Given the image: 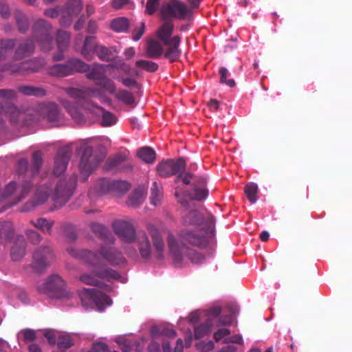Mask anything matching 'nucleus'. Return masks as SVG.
Instances as JSON below:
<instances>
[{"mask_svg": "<svg viewBox=\"0 0 352 352\" xmlns=\"http://www.w3.org/2000/svg\"><path fill=\"white\" fill-rule=\"evenodd\" d=\"M44 117L52 123L60 120L62 114L58 107L54 103L45 104L42 109Z\"/></svg>", "mask_w": 352, "mask_h": 352, "instance_id": "bb28decb", "label": "nucleus"}, {"mask_svg": "<svg viewBox=\"0 0 352 352\" xmlns=\"http://www.w3.org/2000/svg\"><path fill=\"white\" fill-rule=\"evenodd\" d=\"M129 21L127 18L121 16L113 19L111 21V28L116 32H127L129 28Z\"/></svg>", "mask_w": 352, "mask_h": 352, "instance_id": "f704fd0d", "label": "nucleus"}, {"mask_svg": "<svg viewBox=\"0 0 352 352\" xmlns=\"http://www.w3.org/2000/svg\"><path fill=\"white\" fill-rule=\"evenodd\" d=\"M219 82L222 84H226L230 87H234L236 85L234 79H228L230 76V73L228 69L225 67H221L219 69Z\"/></svg>", "mask_w": 352, "mask_h": 352, "instance_id": "603ef678", "label": "nucleus"}, {"mask_svg": "<svg viewBox=\"0 0 352 352\" xmlns=\"http://www.w3.org/2000/svg\"><path fill=\"white\" fill-rule=\"evenodd\" d=\"M99 45L96 42L95 36H86L80 52L82 56L87 60H93L96 54Z\"/></svg>", "mask_w": 352, "mask_h": 352, "instance_id": "5701e85b", "label": "nucleus"}, {"mask_svg": "<svg viewBox=\"0 0 352 352\" xmlns=\"http://www.w3.org/2000/svg\"><path fill=\"white\" fill-rule=\"evenodd\" d=\"M67 252L73 257L82 259L93 266H98L100 263V257L95 252L88 250H78L73 247H69L67 249Z\"/></svg>", "mask_w": 352, "mask_h": 352, "instance_id": "aec40b11", "label": "nucleus"}, {"mask_svg": "<svg viewBox=\"0 0 352 352\" xmlns=\"http://www.w3.org/2000/svg\"><path fill=\"white\" fill-rule=\"evenodd\" d=\"M76 182V174L68 179H58L54 177L42 178L34 197V206L44 204L52 196L55 207H62L73 195Z\"/></svg>", "mask_w": 352, "mask_h": 352, "instance_id": "f03ea898", "label": "nucleus"}, {"mask_svg": "<svg viewBox=\"0 0 352 352\" xmlns=\"http://www.w3.org/2000/svg\"><path fill=\"white\" fill-rule=\"evenodd\" d=\"M115 233L124 241L132 242L135 239V230L131 221L116 220L112 223Z\"/></svg>", "mask_w": 352, "mask_h": 352, "instance_id": "dca6fc26", "label": "nucleus"}, {"mask_svg": "<svg viewBox=\"0 0 352 352\" xmlns=\"http://www.w3.org/2000/svg\"><path fill=\"white\" fill-rule=\"evenodd\" d=\"M175 182H177L179 180H182L183 183L186 185H191L192 186V174L190 173L183 172L178 173Z\"/></svg>", "mask_w": 352, "mask_h": 352, "instance_id": "e2e57ef3", "label": "nucleus"}, {"mask_svg": "<svg viewBox=\"0 0 352 352\" xmlns=\"http://www.w3.org/2000/svg\"><path fill=\"white\" fill-rule=\"evenodd\" d=\"M72 340L69 335L60 336L57 341V346L60 349H67L73 346Z\"/></svg>", "mask_w": 352, "mask_h": 352, "instance_id": "13d9d810", "label": "nucleus"}, {"mask_svg": "<svg viewBox=\"0 0 352 352\" xmlns=\"http://www.w3.org/2000/svg\"><path fill=\"white\" fill-rule=\"evenodd\" d=\"M160 15L163 20L170 19H185L188 14L187 6L180 1L166 3L160 8Z\"/></svg>", "mask_w": 352, "mask_h": 352, "instance_id": "9b49d317", "label": "nucleus"}, {"mask_svg": "<svg viewBox=\"0 0 352 352\" xmlns=\"http://www.w3.org/2000/svg\"><path fill=\"white\" fill-rule=\"evenodd\" d=\"M26 235L30 243L34 245H37L41 241L42 237L41 234L34 230H28L26 232Z\"/></svg>", "mask_w": 352, "mask_h": 352, "instance_id": "052dcab7", "label": "nucleus"}, {"mask_svg": "<svg viewBox=\"0 0 352 352\" xmlns=\"http://www.w3.org/2000/svg\"><path fill=\"white\" fill-rule=\"evenodd\" d=\"M21 186L20 188H16V184L15 182H10L5 188L2 197L6 198L10 196L14 195V198L13 200L14 204H17L19 201H17L19 196L21 194Z\"/></svg>", "mask_w": 352, "mask_h": 352, "instance_id": "ea45409f", "label": "nucleus"}, {"mask_svg": "<svg viewBox=\"0 0 352 352\" xmlns=\"http://www.w3.org/2000/svg\"><path fill=\"white\" fill-rule=\"evenodd\" d=\"M185 169L186 161L182 157H179L176 160L173 159L163 160L156 166L158 175L165 178L184 172Z\"/></svg>", "mask_w": 352, "mask_h": 352, "instance_id": "f8f14e48", "label": "nucleus"}, {"mask_svg": "<svg viewBox=\"0 0 352 352\" xmlns=\"http://www.w3.org/2000/svg\"><path fill=\"white\" fill-rule=\"evenodd\" d=\"M35 50L34 41L30 38L21 40L14 51L13 58L16 62H19L25 58L30 56Z\"/></svg>", "mask_w": 352, "mask_h": 352, "instance_id": "6ab92c4d", "label": "nucleus"}, {"mask_svg": "<svg viewBox=\"0 0 352 352\" xmlns=\"http://www.w3.org/2000/svg\"><path fill=\"white\" fill-rule=\"evenodd\" d=\"M124 161V157L121 155H117L113 157L109 158L104 164V168L107 170H111L120 166Z\"/></svg>", "mask_w": 352, "mask_h": 352, "instance_id": "6e6d98bb", "label": "nucleus"}, {"mask_svg": "<svg viewBox=\"0 0 352 352\" xmlns=\"http://www.w3.org/2000/svg\"><path fill=\"white\" fill-rule=\"evenodd\" d=\"M136 240L141 257L144 259L150 258L151 246L147 234L144 232H138Z\"/></svg>", "mask_w": 352, "mask_h": 352, "instance_id": "a878e982", "label": "nucleus"}, {"mask_svg": "<svg viewBox=\"0 0 352 352\" xmlns=\"http://www.w3.org/2000/svg\"><path fill=\"white\" fill-rule=\"evenodd\" d=\"M32 36L42 50L50 51L53 47V32L51 24L45 19L36 20L32 25Z\"/></svg>", "mask_w": 352, "mask_h": 352, "instance_id": "39448f33", "label": "nucleus"}, {"mask_svg": "<svg viewBox=\"0 0 352 352\" xmlns=\"http://www.w3.org/2000/svg\"><path fill=\"white\" fill-rule=\"evenodd\" d=\"M26 241L23 236H18L10 250V256L14 261H19L26 254Z\"/></svg>", "mask_w": 352, "mask_h": 352, "instance_id": "b1692460", "label": "nucleus"}, {"mask_svg": "<svg viewBox=\"0 0 352 352\" xmlns=\"http://www.w3.org/2000/svg\"><path fill=\"white\" fill-rule=\"evenodd\" d=\"M182 38L180 36H175L171 38L168 44H164L168 47L164 56L170 63L177 61L182 55V51L179 49Z\"/></svg>", "mask_w": 352, "mask_h": 352, "instance_id": "4be33fe9", "label": "nucleus"}, {"mask_svg": "<svg viewBox=\"0 0 352 352\" xmlns=\"http://www.w3.org/2000/svg\"><path fill=\"white\" fill-rule=\"evenodd\" d=\"M43 164L42 153L37 151L34 152L32 155V166L31 168V175L34 184H36L37 188L41 184L42 178H46L47 176H40L39 170Z\"/></svg>", "mask_w": 352, "mask_h": 352, "instance_id": "393cba45", "label": "nucleus"}, {"mask_svg": "<svg viewBox=\"0 0 352 352\" xmlns=\"http://www.w3.org/2000/svg\"><path fill=\"white\" fill-rule=\"evenodd\" d=\"M14 18L19 31L22 34L25 33L30 26L27 16L22 12L16 10L14 13Z\"/></svg>", "mask_w": 352, "mask_h": 352, "instance_id": "e433bc0d", "label": "nucleus"}, {"mask_svg": "<svg viewBox=\"0 0 352 352\" xmlns=\"http://www.w3.org/2000/svg\"><path fill=\"white\" fill-rule=\"evenodd\" d=\"M90 228L93 232L102 239L110 240V236H111V232L102 224L93 222L90 224Z\"/></svg>", "mask_w": 352, "mask_h": 352, "instance_id": "79ce46f5", "label": "nucleus"}, {"mask_svg": "<svg viewBox=\"0 0 352 352\" xmlns=\"http://www.w3.org/2000/svg\"><path fill=\"white\" fill-rule=\"evenodd\" d=\"M164 53L161 43L156 40H151L147 43L146 54L150 58H158Z\"/></svg>", "mask_w": 352, "mask_h": 352, "instance_id": "c756f323", "label": "nucleus"}, {"mask_svg": "<svg viewBox=\"0 0 352 352\" xmlns=\"http://www.w3.org/2000/svg\"><path fill=\"white\" fill-rule=\"evenodd\" d=\"M16 97V91L13 89H0V98L5 101H10Z\"/></svg>", "mask_w": 352, "mask_h": 352, "instance_id": "680f3d73", "label": "nucleus"}, {"mask_svg": "<svg viewBox=\"0 0 352 352\" xmlns=\"http://www.w3.org/2000/svg\"><path fill=\"white\" fill-rule=\"evenodd\" d=\"M88 68L83 72H78V73H86V77L95 82L96 85L105 89L108 93H113L115 91V82L107 77L103 65L101 64H94L89 65L87 64Z\"/></svg>", "mask_w": 352, "mask_h": 352, "instance_id": "0eeeda50", "label": "nucleus"}, {"mask_svg": "<svg viewBox=\"0 0 352 352\" xmlns=\"http://www.w3.org/2000/svg\"><path fill=\"white\" fill-rule=\"evenodd\" d=\"M212 326V321L210 319H207V320L196 327L195 328V337L196 339H200L207 335L208 333L211 331Z\"/></svg>", "mask_w": 352, "mask_h": 352, "instance_id": "a18cd8bd", "label": "nucleus"}, {"mask_svg": "<svg viewBox=\"0 0 352 352\" xmlns=\"http://www.w3.org/2000/svg\"><path fill=\"white\" fill-rule=\"evenodd\" d=\"M160 0H148L146 5V12L152 15L153 14L155 11L157 10L158 6H159V1Z\"/></svg>", "mask_w": 352, "mask_h": 352, "instance_id": "0e129e2a", "label": "nucleus"}, {"mask_svg": "<svg viewBox=\"0 0 352 352\" xmlns=\"http://www.w3.org/2000/svg\"><path fill=\"white\" fill-rule=\"evenodd\" d=\"M104 152H94L91 146L85 145L80 162V174L85 182L91 173L96 169L105 157Z\"/></svg>", "mask_w": 352, "mask_h": 352, "instance_id": "7ed1b4c3", "label": "nucleus"}, {"mask_svg": "<svg viewBox=\"0 0 352 352\" xmlns=\"http://www.w3.org/2000/svg\"><path fill=\"white\" fill-rule=\"evenodd\" d=\"M109 351V347L107 344L102 343V342H98L96 344H94L91 350L87 351V352H108Z\"/></svg>", "mask_w": 352, "mask_h": 352, "instance_id": "774afa93", "label": "nucleus"}, {"mask_svg": "<svg viewBox=\"0 0 352 352\" xmlns=\"http://www.w3.org/2000/svg\"><path fill=\"white\" fill-rule=\"evenodd\" d=\"M78 293L82 305L85 307L94 302L98 309L103 310L106 306L112 304L110 297L97 289L83 288L78 290Z\"/></svg>", "mask_w": 352, "mask_h": 352, "instance_id": "6e6552de", "label": "nucleus"}, {"mask_svg": "<svg viewBox=\"0 0 352 352\" xmlns=\"http://www.w3.org/2000/svg\"><path fill=\"white\" fill-rule=\"evenodd\" d=\"M88 68L87 64L82 60L73 58L64 63H57L49 67L48 74L53 77L64 78L73 75L78 72L85 71Z\"/></svg>", "mask_w": 352, "mask_h": 352, "instance_id": "423d86ee", "label": "nucleus"}, {"mask_svg": "<svg viewBox=\"0 0 352 352\" xmlns=\"http://www.w3.org/2000/svg\"><path fill=\"white\" fill-rule=\"evenodd\" d=\"M96 275L98 278L107 279L109 281L111 280H118L120 277L116 270L111 268L96 271Z\"/></svg>", "mask_w": 352, "mask_h": 352, "instance_id": "8fccbe9b", "label": "nucleus"}, {"mask_svg": "<svg viewBox=\"0 0 352 352\" xmlns=\"http://www.w3.org/2000/svg\"><path fill=\"white\" fill-rule=\"evenodd\" d=\"M45 65V62L40 58H34L25 61L16 62L10 65V74H32L39 72Z\"/></svg>", "mask_w": 352, "mask_h": 352, "instance_id": "2eb2a0df", "label": "nucleus"}, {"mask_svg": "<svg viewBox=\"0 0 352 352\" xmlns=\"http://www.w3.org/2000/svg\"><path fill=\"white\" fill-rule=\"evenodd\" d=\"M72 153V151L69 146L62 147L58 151L53 170L55 175H60L65 171Z\"/></svg>", "mask_w": 352, "mask_h": 352, "instance_id": "a211bd4d", "label": "nucleus"}, {"mask_svg": "<svg viewBox=\"0 0 352 352\" xmlns=\"http://www.w3.org/2000/svg\"><path fill=\"white\" fill-rule=\"evenodd\" d=\"M135 65L149 72H155L158 69V65L151 60H139L136 61Z\"/></svg>", "mask_w": 352, "mask_h": 352, "instance_id": "4d7b16f0", "label": "nucleus"}, {"mask_svg": "<svg viewBox=\"0 0 352 352\" xmlns=\"http://www.w3.org/2000/svg\"><path fill=\"white\" fill-rule=\"evenodd\" d=\"M174 25L170 21H166L159 28L157 32V36L163 43L168 44L171 41V35L173 32Z\"/></svg>", "mask_w": 352, "mask_h": 352, "instance_id": "cd10ccee", "label": "nucleus"}, {"mask_svg": "<svg viewBox=\"0 0 352 352\" xmlns=\"http://www.w3.org/2000/svg\"><path fill=\"white\" fill-rule=\"evenodd\" d=\"M63 105L67 109L76 123L81 124L85 122V116L75 105L67 100H63Z\"/></svg>", "mask_w": 352, "mask_h": 352, "instance_id": "2f4dec72", "label": "nucleus"}, {"mask_svg": "<svg viewBox=\"0 0 352 352\" xmlns=\"http://www.w3.org/2000/svg\"><path fill=\"white\" fill-rule=\"evenodd\" d=\"M16 42V38H0V80L2 78L1 73L8 72L10 74V65H14L16 63L14 58L6 61L13 54Z\"/></svg>", "mask_w": 352, "mask_h": 352, "instance_id": "1a4fd4ad", "label": "nucleus"}, {"mask_svg": "<svg viewBox=\"0 0 352 352\" xmlns=\"http://www.w3.org/2000/svg\"><path fill=\"white\" fill-rule=\"evenodd\" d=\"M18 90L20 93L25 96L41 97L46 94V91L44 89L30 85L21 86L18 88Z\"/></svg>", "mask_w": 352, "mask_h": 352, "instance_id": "4c0bfd02", "label": "nucleus"}, {"mask_svg": "<svg viewBox=\"0 0 352 352\" xmlns=\"http://www.w3.org/2000/svg\"><path fill=\"white\" fill-rule=\"evenodd\" d=\"M208 195V190L206 186L192 187L191 192L188 193V196L192 200L201 201L206 199Z\"/></svg>", "mask_w": 352, "mask_h": 352, "instance_id": "c03bdc74", "label": "nucleus"}, {"mask_svg": "<svg viewBox=\"0 0 352 352\" xmlns=\"http://www.w3.org/2000/svg\"><path fill=\"white\" fill-rule=\"evenodd\" d=\"M70 34L64 30H59L57 32L56 43L59 51L65 52L69 43Z\"/></svg>", "mask_w": 352, "mask_h": 352, "instance_id": "37998d69", "label": "nucleus"}, {"mask_svg": "<svg viewBox=\"0 0 352 352\" xmlns=\"http://www.w3.org/2000/svg\"><path fill=\"white\" fill-rule=\"evenodd\" d=\"M116 53L114 47H107L99 45L96 56L102 61L109 62L113 60Z\"/></svg>", "mask_w": 352, "mask_h": 352, "instance_id": "72a5a7b5", "label": "nucleus"}, {"mask_svg": "<svg viewBox=\"0 0 352 352\" xmlns=\"http://www.w3.org/2000/svg\"><path fill=\"white\" fill-rule=\"evenodd\" d=\"M138 156L147 164H153L156 157L155 151L148 146L140 148L138 151Z\"/></svg>", "mask_w": 352, "mask_h": 352, "instance_id": "58836bf2", "label": "nucleus"}, {"mask_svg": "<svg viewBox=\"0 0 352 352\" xmlns=\"http://www.w3.org/2000/svg\"><path fill=\"white\" fill-rule=\"evenodd\" d=\"M214 222L212 217L207 221V230L205 234L195 233L188 230H182L178 234L180 242L176 240L175 236L169 233L167 237V243L170 254L177 267H182L184 256L194 264H201L205 261V257L195 250L188 248L186 245H191L199 248H205L213 242Z\"/></svg>", "mask_w": 352, "mask_h": 352, "instance_id": "f257e3e1", "label": "nucleus"}, {"mask_svg": "<svg viewBox=\"0 0 352 352\" xmlns=\"http://www.w3.org/2000/svg\"><path fill=\"white\" fill-rule=\"evenodd\" d=\"M162 196L161 187L157 184L156 182L153 183L152 188L151 189V201L154 206H157Z\"/></svg>", "mask_w": 352, "mask_h": 352, "instance_id": "864d4df0", "label": "nucleus"}, {"mask_svg": "<svg viewBox=\"0 0 352 352\" xmlns=\"http://www.w3.org/2000/svg\"><path fill=\"white\" fill-rule=\"evenodd\" d=\"M25 342H32L36 340V332L33 329H25L21 331Z\"/></svg>", "mask_w": 352, "mask_h": 352, "instance_id": "69168bd1", "label": "nucleus"}, {"mask_svg": "<svg viewBox=\"0 0 352 352\" xmlns=\"http://www.w3.org/2000/svg\"><path fill=\"white\" fill-rule=\"evenodd\" d=\"M56 259L54 250L49 244L36 248L32 254L30 267L38 274L44 272Z\"/></svg>", "mask_w": 352, "mask_h": 352, "instance_id": "20e7f679", "label": "nucleus"}, {"mask_svg": "<svg viewBox=\"0 0 352 352\" xmlns=\"http://www.w3.org/2000/svg\"><path fill=\"white\" fill-rule=\"evenodd\" d=\"M31 224L36 228L41 230L43 232H46L48 234H52V228L54 225V221H49L45 218H38L35 221L32 220Z\"/></svg>", "mask_w": 352, "mask_h": 352, "instance_id": "a19ab883", "label": "nucleus"}, {"mask_svg": "<svg viewBox=\"0 0 352 352\" xmlns=\"http://www.w3.org/2000/svg\"><path fill=\"white\" fill-rule=\"evenodd\" d=\"M29 162L27 159L21 158L19 159L17 162L16 165V173L19 177H22L23 182L21 183V194L18 197V201H21L24 199L30 190L34 187L36 186V184H34L32 175L31 170H28Z\"/></svg>", "mask_w": 352, "mask_h": 352, "instance_id": "9d476101", "label": "nucleus"}, {"mask_svg": "<svg viewBox=\"0 0 352 352\" xmlns=\"http://www.w3.org/2000/svg\"><path fill=\"white\" fill-rule=\"evenodd\" d=\"M111 179L109 178H100L96 184V188L101 194H110L111 188Z\"/></svg>", "mask_w": 352, "mask_h": 352, "instance_id": "3c124183", "label": "nucleus"}, {"mask_svg": "<svg viewBox=\"0 0 352 352\" xmlns=\"http://www.w3.org/2000/svg\"><path fill=\"white\" fill-rule=\"evenodd\" d=\"M143 201V191L141 189H135L129 196L126 204L130 207H137Z\"/></svg>", "mask_w": 352, "mask_h": 352, "instance_id": "09e8293b", "label": "nucleus"}, {"mask_svg": "<svg viewBox=\"0 0 352 352\" xmlns=\"http://www.w3.org/2000/svg\"><path fill=\"white\" fill-rule=\"evenodd\" d=\"M210 217L212 218L213 222L214 223V219L212 214H209L204 218L199 211L197 210L189 211L183 216L182 224L184 226L200 227V228L195 230H188L186 229H184V230L205 234L206 231L207 230V221Z\"/></svg>", "mask_w": 352, "mask_h": 352, "instance_id": "ddd939ff", "label": "nucleus"}, {"mask_svg": "<svg viewBox=\"0 0 352 352\" xmlns=\"http://www.w3.org/2000/svg\"><path fill=\"white\" fill-rule=\"evenodd\" d=\"M65 287V283L62 278L57 274H53L45 283L38 285V289L41 293L60 297L64 294Z\"/></svg>", "mask_w": 352, "mask_h": 352, "instance_id": "4468645a", "label": "nucleus"}, {"mask_svg": "<svg viewBox=\"0 0 352 352\" xmlns=\"http://www.w3.org/2000/svg\"><path fill=\"white\" fill-rule=\"evenodd\" d=\"M87 105L92 107L100 110L102 112V125L104 126H109L114 124L116 122V117L112 113L106 111L102 107L95 104L93 102L90 101L87 103Z\"/></svg>", "mask_w": 352, "mask_h": 352, "instance_id": "473e14b6", "label": "nucleus"}, {"mask_svg": "<svg viewBox=\"0 0 352 352\" xmlns=\"http://www.w3.org/2000/svg\"><path fill=\"white\" fill-rule=\"evenodd\" d=\"M145 24L144 22L140 23V26L134 29L132 33L133 39L135 41H139L144 33Z\"/></svg>", "mask_w": 352, "mask_h": 352, "instance_id": "338daca9", "label": "nucleus"}, {"mask_svg": "<svg viewBox=\"0 0 352 352\" xmlns=\"http://www.w3.org/2000/svg\"><path fill=\"white\" fill-rule=\"evenodd\" d=\"M67 9L69 14L76 16L82 9V2L81 0H69L67 3Z\"/></svg>", "mask_w": 352, "mask_h": 352, "instance_id": "5fc2aeb1", "label": "nucleus"}, {"mask_svg": "<svg viewBox=\"0 0 352 352\" xmlns=\"http://www.w3.org/2000/svg\"><path fill=\"white\" fill-rule=\"evenodd\" d=\"M244 192L248 200L254 204L257 201V193L258 192V186L256 184L250 182L247 184L244 188Z\"/></svg>", "mask_w": 352, "mask_h": 352, "instance_id": "de8ad7c7", "label": "nucleus"}, {"mask_svg": "<svg viewBox=\"0 0 352 352\" xmlns=\"http://www.w3.org/2000/svg\"><path fill=\"white\" fill-rule=\"evenodd\" d=\"M66 93L72 98L80 100L84 99L85 94V92L78 88L69 87L65 89Z\"/></svg>", "mask_w": 352, "mask_h": 352, "instance_id": "bf43d9fd", "label": "nucleus"}, {"mask_svg": "<svg viewBox=\"0 0 352 352\" xmlns=\"http://www.w3.org/2000/svg\"><path fill=\"white\" fill-rule=\"evenodd\" d=\"M111 193L115 196L121 195L126 192L130 188V184L122 180H112L111 179Z\"/></svg>", "mask_w": 352, "mask_h": 352, "instance_id": "c9c22d12", "label": "nucleus"}, {"mask_svg": "<svg viewBox=\"0 0 352 352\" xmlns=\"http://www.w3.org/2000/svg\"><path fill=\"white\" fill-rule=\"evenodd\" d=\"M110 94H113L118 100L122 102L124 104L134 106L135 104V97L131 92L125 89H119L117 91L116 85L115 91Z\"/></svg>", "mask_w": 352, "mask_h": 352, "instance_id": "7c9ffc66", "label": "nucleus"}, {"mask_svg": "<svg viewBox=\"0 0 352 352\" xmlns=\"http://www.w3.org/2000/svg\"><path fill=\"white\" fill-rule=\"evenodd\" d=\"M14 227L10 221L0 222V239L10 240L14 234Z\"/></svg>", "mask_w": 352, "mask_h": 352, "instance_id": "49530a36", "label": "nucleus"}, {"mask_svg": "<svg viewBox=\"0 0 352 352\" xmlns=\"http://www.w3.org/2000/svg\"><path fill=\"white\" fill-rule=\"evenodd\" d=\"M97 278L98 276L96 275V272H94L92 274L85 273L82 274L80 277V280L85 284L98 286L104 289L107 292H110L111 290V288L109 285L98 280Z\"/></svg>", "mask_w": 352, "mask_h": 352, "instance_id": "c85d7f7f", "label": "nucleus"}, {"mask_svg": "<svg viewBox=\"0 0 352 352\" xmlns=\"http://www.w3.org/2000/svg\"><path fill=\"white\" fill-rule=\"evenodd\" d=\"M96 254L100 257V263L98 265H101L102 260H106L113 265H122L126 262L122 253L113 247L102 246L100 251Z\"/></svg>", "mask_w": 352, "mask_h": 352, "instance_id": "f3484780", "label": "nucleus"}, {"mask_svg": "<svg viewBox=\"0 0 352 352\" xmlns=\"http://www.w3.org/2000/svg\"><path fill=\"white\" fill-rule=\"evenodd\" d=\"M148 231L153 241L155 258L157 260L163 259L165 245L161 232L153 225L148 226Z\"/></svg>", "mask_w": 352, "mask_h": 352, "instance_id": "412c9836", "label": "nucleus"}]
</instances>
